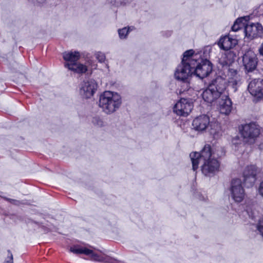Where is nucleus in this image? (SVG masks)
Segmentation results:
<instances>
[{
	"label": "nucleus",
	"instance_id": "f257e3e1",
	"mask_svg": "<svg viewBox=\"0 0 263 263\" xmlns=\"http://www.w3.org/2000/svg\"><path fill=\"white\" fill-rule=\"evenodd\" d=\"M221 148H213L209 144H206L200 153L194 152L190 154L192 162L193 170L195 171L198 168L199 161L202 162L201 171L206 176H211L219 171L220 163L217 159L224 155Z\"/></svg>",
	"mask_w": 263,
	"mask_h": 263
},
{
	"label": "nucleus",
	"instance_id": "f03ea898",
	"mask_svg": "<svg viewBox=\"0 0 263 263\" xmlns=\"http://www.w3.org/2000/svg\"><path fill=\"white\" fill-rule=\"evenodd\" d=\"M121 104L120 96L116 92L106 91L100 97L99 106L107 114L116 111Z\"/></svg>",
	"mask_w": 263,
	"mask_h": 263
},
{
	"label": "nucleus",
	"instance_id": "7ed1b4c3",
	"mask_svg": "<svg viewBox=\"0 0 263 263\" xmlns=\"http://www.w3.org/2000/svg\"><path fill=\"white\" fill-rule=\"evenodd\" d=\"M80 54L77 51L65 52L63 53V58L66 61L65 66L68 69L78 73H85L87 67L83 64L77 62L80 59Z\"/></svg>",
	"mask_w": 263,
	"mask_h": 263
},
{
	"label": "nucleus",
	"instance_id": "20e7f679",
	"mask_svg": "<svg viewBox=\"0 0 263 263\" xmlns=\"http://www.w3.org/2000/svg\"><path fill=\"white\" fill-rule=\"evenodd\" d=\"M260 127L255 123H250L242 126L241 135L245 142L253 143L260 134Z\"/></svg>",
	"mask_w": 263,
	"mask_h": 263
},
{
	"label": "nucleus",
	"instance_id": "39448f33",
	"mask_svg": "<svg viewBox=\"0 0 263 263\" xmlns=\"http://www.w3.org/2000/svg\"><path fill=\"white\" fill-rule=\"evenodd\" d=\"M194 66L193 75L201 79L208 76L213 69L211 62L206 59H201L200 62L197 61Z\"/></svg>",
	"mask_w": 263,
	"mask_h": 263
},
{
	"label": "nucleus",
	"instance_id": "423d86ee",
	"mask_svg": "<svg viewBox=\"0 0 263 263\" xmlns=\"http://www.w3.org/2000/svg\"><path fill=\"white\" fill-rule=\"evenodd\" d=\"M230 191L232 199L236 202H241L243 200L245 196V190L240 179H234L232 180Z\"/></svg>",
	"mask_w": 263,
	"mask_h": 263
},
{
	"label": "nucleus",
	"instance_id": "0eeeda50",
	"mask_svg": "<svg viewBox=\"0 0 263 263\" xmlns=\"http://www.w3.org/2000/svg\"><path fill=\"white\" fill-rule=\"evenodd\" d=\"M193 63L181 62V64L178 66L175 72V77L176 79L184 81L190 76L193 75V69L195 68Z\"/></svg>",
	"mask_w": 263,
	"mask_h": 263
},
{
	"label": "nucleus",
	"instance_id": "6e6552de",
	"mask_svg": "<svg viewBox=\"0 0 263 263\" xmlns=\"http://www.w3.org/2000/svg\"><path fill=\"white\" fill-rule=\"evenodd\" d=\"M260 173V170L255 165H250L246 167L243 172V181L252 186L255 182L257 176Z\"/></svg>",
	"mask_w": 263,
	"mask_h": 263
},
{
	"label": "nucleus",
	"instance_id": "1a4fd4ad",
	"mask_svg": "<svg viewBox=\"0 0 263 263\" xmlns=\"http://www.w3.org/2000/svg\"><path fill=\"white\" fill-rule=\"evenodd\" d=\"M193 107V103L190 100L181 98L174 107V111L178 116H187Z\"/></svg>",
	"mask_w": 263,
	"mask_h": 263
},
{
	"label": "nucleus",
	"instance_id": "9d476101",
	"mask_svg": "<svg viewBox=\"0 0 263 263\" xmlns=\"http://www.w3.org/2000/svg\"><path fill=\"white\" fill-rule=\"evenodd\" d=\"M244 31L246 37L250 40L263 36V27L259 23H249L245 25Z\"/></svg>",
	"mask_w": 263,
	"mask_h": 263
},
{
	"label": "nucleus",
	"instance_id": "9b49d317",
	"mask_svg": "<svg viewBox=\"0 0 263 263\" xmlns=\"http://www.w3.org/2000/svg\"><path fill=\"white\" fill-rule=\"evenodd\" d=\"M97 88V84L95 80L84 81L81 84L80 93L83 98H89L93 96Z\"/></svg>",
	"mask_w": 263,
	"mask_h": 263
},
{
	"label": "nucleus",
	"instance_id": "f8f14e48",
	"mask_svg": "<svg viewBox=\"0 0 263 263\" xmlns=\"http://www.w3.org/2000/svg\"><path fill=\"white\" fill-rule=\"evenodd\" d=\"M243 63L246 70L252 71L257 66V59L255 53L252 50H248L243 56Z\"/></svg>",
	"mask_w": 263,
	"mask_h": 263
},
{
	"label": "nucleus",
	"instance_id": "ddd939ff",
	"mask_svg": "<svg viewBox=\"0 0 263 263\" xmlns=\"http://www.w3.org/2000/svg\"><path fill=\"white\" fill-rule=\"evenodd\" d=\"M70 251L76 254H84L86 255L89 256L90 257L91 259L95 261H103L104 260V257L103 256L98 254L93 250L85 247H71Z\"/></svg>",
	"mask_w": 263,
	"mask_h": 263
},
{
	"label": "nucleus",
	"instance_id": "4468645a",
	"mask_svg": "<svg viewBox=\"0 0 263 263\" xmlns=\"http://www.w3.org/2000/svg\"><path fill=\"white\" fill-rule=\"evenodd\" d=\"M250 93L253 96L257 98H262L263 90V80L255 79L251 81L248 87Z\"/></svg>",
	"mask_w": 263,
	"mask_h": 263
},
{
	"label": "nucleus",
	"instance_id": "2eb2a0df",
	"mask_svg": "<svg viewBox=\"0 0 263 263\" xmlns=\"http://www.w3.org/2000/svg\"><path fill=\"white\" fill-rule=\"evenodd\" d=\"M218 106L220 112L224 115H228L232 110V102L229 98L228 95H224L219 98Z\"/></svg>",
	"mask_w": 263,
	"mask_h": 263
},
{
	"label": "nucleus",
	"instance_id": "dca6fc26",
	"mask_svg": "<svg viewBox=\"0 0 263 263\" xmlns=\"http://www.w3.org/2000/svg\"><path fill=\"white\" fill-rule=\"evenodd\" d=\"M210 123V119L206 115L200 116L193 121V128L197 131H203L206 129Z\"/></svg>",
	"mask_w": 263,
	"mask_h": 263
},
{
	"label": "nucleus",
	"instance_id": "f3484780",
	"mask_svg": "<svg viewBox=\"0 0 263 263\" xmlns=\"http://www.w3.org/2000/svg\"><path fill=\"white\" fill-rule=\"evenodd\" d=\"M213 88H214V85H209L202 93L203 99L209 103H211L216 99H219L220 98L218 92Z\"/></svg>",
	"mask_w": 263,
	"mask_h": 263
},
{
	"label": "nucleus",
	"instance_id": "a211bd4d",
	"mask_svg": "<svg viewBox=\"0 0 263 263\" xmlns=\"http://www.w3.org/2000/svg\"><path fill=\"white\" fill-rule=\"evenodd\" d=\"M237 43L235 39L225 36L220 39L218 45L220 48L224 50H229L234 47Z\"/></svg>",
	"mask_w": 263,
	"mask_h": 263
},
{
	"label": "nucleus",
	"instance_id": "6ab92c4d",
	"mask_svg": "<svg viewBox=\"0 0 263 263\" xmlns=\"http://www.w3.org/2000/svg\"><path fill=\"white\" fill-rule=\"evenodd\" d=\"M209 85H214V89L218 92L219 95L221 97L222 95H226L224 90L226 88V82L221 77L217 78Z\"/></svg>",
	"mask_w": 263,
	"mask_h": 263
},
{
	"label": "nucleus",
	"instance_id": "aec40b11",
	"mask_svg": "<svg viewBox=\"0 0 263 263\" xmlns=\"http://www.w3.org/2000/svg\"><path fill=\"white\" fill-rule=\"evenodd\" d=\"M235 54L231 52H229L226 53L222 54L220 58L219 59V63L226 69L233 62Z\"/></svg>",
	"mask_w": 263,
	"mask_h": 263
},
{
	"label": "nucleus",
	"instance_id": "412c9836",
	"mask_svg": "<svg viewBox=\"0 0 263 263\" xmlns=\"http://www.w3.org/2000/svg\"><path fill=\"white\" fill-rule=\"evenodd\" d=\"M226 70L227 74L226 77H228V81L233 85H237L240 81L239 76L238 74L237 71L229 67L224 69Z\"/></svg>",
	"mask_w": 263,
	"mask_h": 263
},
{
	"label": "nucleus",
	"instance_id": "4be33fe9",
	"mask_svg": "<svg viewBox=\"0 0 263 263\" xmlns=\"http://www.w3.org/2000/svg\"><path fill=\"white\" fill-rule=\"evenodd\" d=\"M194 51L192 49L186 51L183 54L182 61L187 62L190 61V63H193V65L195 66L197 64V55H194Z\"/></svg>",
	"mask_w": 263,
	"mask_h": 263
},
{
	"label": "nucleus",
	"instance_id": "5701e85b",
	"mask_svg": "<svg viewBox=\"0 0 263 263\" xmlns=\"http://www.w3.org/2000/svg\"><path fill=\"white\" fill-rule=\"evenodd\" d=\"M243 20L242 18L237 19L233 25L232 27V30L234 31H237L241 28L245 27V24L243 23Z\"/></svg>",
	"mask_w": 263,
	"mask_h": 263
},
{
	"label": "nucleus",
	"instance_id": "b1692460",
	"mask_svg": "<svg viewBox=\"0 0 263 263\" xmlns=\"http://www.w3.org/2000/svg\"><path fill=\"white\" fill-rule=\"evenodd\" d=\"M131 30L130 27L127 29L126 27L118 30V33L120 39H125L127 34Z\"/></svg>",
	"mask_w": 263,
	"mask_h": 263
},
{
	"label": "nucleus",
	"instance_id": "393cba45",
	"mask_svg": "<svg viewBox=\"0 0 263 263\" xmlns=\"http://www.w3.org/2000/svg\"><path fill=\"white\" fill-rule=\"evenodd\" d=\"M92 123L96 126H103V122L102 120L99 117H95L92 119Z\"/></svg>",
	"mask_w": 263,
	"mask_h": 263
},
{
	"label": "nucleus",
	"instance_id": "a878e982",
	"mask_svg": "<svg viewBox=\"0 0 263 263\" xmlns=\"http://www.w3.org/2000/svg\"><path fill=\"white\" fill-rule=\"evenodd\" d=\"M4 263H13V255L10 250H8V256Z\"/></svg>",
	"mask_w": 263,
	"mask_h": 263
},
{
	"label": "nucleus",
	"instance_id": "bb28decb",
	"mask_svg": "<svg viewBox=\"0 0 263 263\" xmlns=\"http://www.w3.org/2000/svg\"><path fill=\"white\" fill-rule=\"evenodd\" d=\"M257 229L260 234L263 237V219L259 221L257 226Z\"/></svg>",
	"mask_w": 263,
	"mask_h": 263
},
{
	"label": "nucleus",
	"instance_id": "cd10ccee",
	"mask_svg": "<svg viewBox=\"0 0 263 263\" xmlns=\"http://www.w3.org/2000/svg\"><path fill=\"white\" fill-rule=\"evenodd\" d=\"M96 58L99 60V61L100 62H103L105 60V55L101 52H99V53H97Z\"/></svg>",
	"mask_w": 263,
	"mask_h": 263
},
{
	"label": "nucleus",
	"instance_id": "c85d7f7f",
	"mask_svg": "<svg viewBox=\"0 0 263 263\" xmlns=\"http://www.w3.org/2000/svg\"><path fill=\"white\" fill-rule=\"evenodd\" d=\"M258 191L259 194L263 197V181H262L260 183V185H259L258 189Z\"/></svg>",
	"mask_w": 263,
	"mask_h": 263
},
{
	"label": "nucleus",
	"instance_id": "c756f323",
	"mask_svg": "<svg viewBox=\"0 0 263 263\" xmlns=\"http://www.w3.org/2000/svg\"><path fill=\"white\" fill-rule=\"evenodd\" d=\"M258 51L260 55L263 56V43L261 44L260 47L259 48Z\"/></svg>",
	"mask_w": 263,
	"mask_h": 263
},
{
	"label": "nucleus",
	"instance_id": "7c9ffc66",
	"mask_svg": "<svg viewBox=\"0 0 263 263\" xmlns=\"http://www.w3.org/2000/svg\"><path fill=\"white\" fill-rule=\"evenodd\" d=\"M6 200L9 201L10 202L16 201L15 200L11 199H8V198H5Z\"/></svg>",
	"mask_w": 263,
	"mask_h": 263
}]
</instances>
